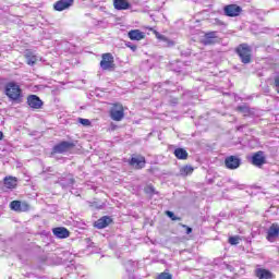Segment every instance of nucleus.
Returning a JSON list of instances; mask_svg holds the SVG:
<instances>
[{
    "label": "nucleus",
    "mask_w": 279,
    "mask_h": 279,
    "mask_svg": "<svg viewBox=\"0 0 279 279\" xmlns=\"http://www.w3.org/2000/svg\"><path fill=\"white\" fill-rule=\"evenodd\" d=\"M124 267L126 269L129 279H136V276L134 275V272L138 271V262L128 260L124 264Z\"/></svg>",
    "instance_id": "nucleus-8"
},
{
    "label": "nucleus",
    "mask_w": 279,
    "mask_h": 279,
    "mask_svg": "<svg viewBox=\"0 0 279 279\" xmlns=\"http://www.w3.org/2000/svg\"><path fill=\"white\" fill-rule=\"evenodd\" d=\"M110 117L113 121H121V119H123L124 113H123V106L121 105H114L111 108L110 111Z\"/></svg>",
    "instance_id": "nucleus-11"
},
{
    "label": "nucleus",
    "mask_w": 279,
    "mask_h": 279,
    "mask_svg": "<svg viewBox=\"0 0 279 279\" xmlns=\"http://www.w3.org/2000/svg\"><path fill=\"white\" fill-rule=\"evenodd\" d=\"M27 105L33 110H40V108H43L44 102L37 95H29L27 97Z\"/></svg>",
    "instance_id": "nucleus-7"
},
{
    "label": "nucleus",
    "mask_w": 279,
    "mask_h": 279,
    "mask_svg": "<svg viewBox=\"0 0 279 279\" xmlns=\"http://www.w3.org/2000/svg\"><path fill=\"white\" fill-rule=\"evenodd\" d=\"M141 38H142V39L145 38V32H142V33H141Z\"/></svg>",
    "instance_id": "nucleus-39"
},
{
    "label": "nucleus",
    "mask_w": 279,
    "mask_h": 279,
    "mask_svg": "<svg viewBox=\"0 0 279 279\" xmlns=\"http://www.w3.org/2000/svg\"><path fill=\"white\" fill-rule=\"evenodd\" d=\"M59 183L62 185L63 189H66L69 186H73V184H75V179H73V175L68 174L64 178L60 179Z\"/></svg>",
    "instance_id": "nucleus-18"
},
{
    "label": "nucleus",
    "mask_w": 279,
    "mask_h": 279,
    "mask_svg": "<svg viewBox=\"0 0 279 279\" xmlns=\"http://www.w3.org/2000/svg\"><path fill=\"white\" fill-rule=\"evenodd\" d=\"M217 41V32L206 33L203 39L204 45H215Z\"/></svg>",
    "instance_id": "nucleus-16"
},
{
    "label": "nucleus",
    "mask_w": 279,
    "mask_h": 279,
    "mask_svg": "<svg viewBox=\"0 0 279 279\" xmlns=\"http://www.w3.org/2000/svg\"><path fill=\"white\" fill-rule=\"evenodd\" d=\"M141 165H145V157H141Z\"/></svg>",
    "instance_id": "nucleus-37"
},
{
    "label": "nucleus",
    "mask_w": 279,
    "mask_h": 279,
    "mask_svg": "<svg viewBox=\"0 0 279 279\" xmlns=\"http://www.w3.org/2000/svg\"><path fill=\"white\" fill-rule=\"evenodd\" d=\"M100 68L102 69V71H111V69H114V57H112V54L110 53L102 54Z\"/></svg>",
    "instance_id": "nucleus-5"
},
{
    "label": "nucleus",
    "mask_w": 279,
    "mask_h": 279,
    "mask_svg": "<svg viewBox=\"0 0 279 279\" xmlns=\"http://www.w3.org/2000/svg\"><path fill=\"white\" fill-rule=\"evenodd\" d=\"M110 223H112V218H110L109 216H104L95 222V228H97L98 230H104V228H108Z\"/></svg>",
    "instance_id": "nucleus-15"
},
{
    "label": "nucleus",
    "mask_w": 279,
    "mask_h": 279,
    "mask_svg": "<svg viewBox=\"0 0 279 279\" xmlns=\"http://www.w3.org/2000/svg\"><path fill=\"white\" fill-rule=\"evenodd\" d=\"M223 12L226 16H239L241 12H243V9L238 4H228L223 8Z\"/></svg>",
    "instance_id": "nucleus-6"
},
{
    "label": "nucleus",
    "mask_w": 279,
    "mask_h": 279,
    "mask_svg": "<svg viewBox=\"0 0 279 279\" xmlns=\"http://www.w3.org/2000/svg\"><path fill=\"white\" fill-rule=\"evenodd\" d=\"M126 47H129V49H131L132 51H136V45L132 44V43H126L125 44Z\"/></svg>",
    "instance_id": "nucleus-34"
},
{
    "label": "nucleus",
    "mask_w": 279,
    "mask_h": 279,
    "mask_svg": "<svg viewBox=\"0 0 279 279\" xmlns=\"http://www.w3.org/2000/svg\"><path fill=\"white\" fill-rule=\"evenodd\" d=\"M157 279H173V275H171L169 271H163L158 275Z\"/></svg>",
    "instance_id": "nucleus-28"
},
{
    "label": "nucleus",
    "mask_w": 279,
    "mask_h": 279,
    "mask_svg": "<svg viewBox=\"0 0 279 279\" xmlns=\"http://www.w3.org/2000/svg\"><path fill=\"white\" fill-rule=\"evenodd\" d=\"M182 228H185L186 230V234H191V232H193V228L186 226V225H181Z\"/></svg>",
    "instance_id": "nucleus-36"
},
{
    "label": "nucleus",
    "mask_w": 279,
    "mask_h": 279,
    "mask_svg": "<svg viewBox=\"0 0 279 279\" xmlns=\"http://www.w3.org/2000/svg\"><path fill=\"white\" fill-rule=\"evenodd\" d=\"M4 94L12 104L23 102V89L16 82H9L4 86Z\"/></svg>",
    "instance_id": "nucleus-1"
},
{
    "label": "nucleus",
    "mask_w": 279,
    "mask_h": 279,
    "mask_svg": "<svg viewBox=\"0 0 279 279\" xmlns=\"http://www.w3.org/2000/svg\"><path fill=\"white\" fill-rule=\"evenodd\" d=\"M129 38L131 40H141V31H138V29L130 31Z\"/></svg>",
    "instance_id": "nucleus-23"
},
{
    "label": "nucleus",
    "mask_w": 279,
    "mask_h": 279,
    "mask_svg": "<svg viewBox=\"0 0 279 279\" xmlns=\"http://www.w3.org/2000/svg\"><path fill=\"white\" fill-rule=\"evenodd\" d=\"M143 14H144V19H148L150 22L156 21L154 19V14H151V13L147 14V10H145V9L143 10Z\"/></svg>",
    "instance_id": "nucleus-32"
},
{
    "label": "nucleus",
    "mask_w": 279,
    "mask_h": 279,
    "mask_svg": "<svg viewBox=\"0 0 279 279\" xmlns=\"http://www.w3.org/2000/svg\"><path fill=\"white\" fill-rule=\"evenodd\" d=\"M239 241H241V238L239 235L229 238L230 245H239Z\"/></svg>",
    "instance_id": "nucleus-30"
},
{
    "label": "nucleus",
    "mask_w": 279,
    "mask_h": 279,
    "mask_svg": "<svg viewBox=\"0 0 279 279\" xmlns=\"http://www.w3.org/2000/svg\"><path fill=\"white\" fill-rule=\"evenodd\" d=\"M174 156L178 160H186V158H189V153L184 148H175Z\"/></svg>",
    "instance_id": "nucleus-20"
},
{
    "label": "nucleus",
    "mask_w": 279,
    "mask_h": 279,
    "mask_svg": "<svg viewBox=\"0 0 279 279\" xmlns=\"http://www.w3.org/2000/svg\"><path fill=\"white\" fill-rule=\"evenodd\" d=\"M236 53L243 64L252 62V48L247 44H241L236 48Z\"/></svg>",
    "instance_id": "nucleus-2"
},
{
    "label": "nucleus",
    "mask_w": 279,
    "mask_h": 279,
    "mask_svg": "<svg viewBox=\"0 0 279 279\" xmlns=\"http://www.w3.org/2000/svg\"><path fill=\"white\" fill-rule=\"evenodd\" d=\"M129 165L131 167H134L135 169H140L141 167V159H137V158H131V160L129 161Z\"/></svg>",
    "instance_id": "nucleus-27"
},
{
    "label": "nucleus",
    "mask_w": 279,
    "mask_h": 279,
    "mask_svg": "<svg viewBox=\"0 0 279 279\" xmlns=\"http://www.w3.org/2000/svg\"><path fill=\"white\" fill-rule=\"evenodd\" d=\"M194 169L193 167L191 166H185V167H182L180 169V175H182L183 178H186V175H191V173H193Z\"/></svg>",
    "instance_id": "nucleus-22"
},
{
    "label": "nucleus",
    "mask_w": 279,
    "mask_h": 279,
    "mask_svg": "<svg viewBox=\"0 0 279 279\" xmlns=\"http://www.w3.org/2000/svg\"><path fill=\"white\" fill-rule=\"evenodd\" d=\"M225 166L227 169H239L241 167V158L236 156H229L225 159Z\"/></svg>",
    "instance_id": "nucleus-9"
},
{
    "label": "nucleus",
    "mask_w": 279,
    "mask_h": 279,
    "mask_svg": "<svg viewBox=\"0 0 279 279\" xmlns=\"http://www.w3.org/2000/svg\"><path fill=\"white\" fill-rule=\"evenodd\" d=\"M78 122H81L82 125H90V120L88 119L80 118Z\"/></svg>",
    "instance_id": "nucleus-33"
},
{
    "label": "nucleus",
    "mask_w": 279,
    "mask_h": 279,
    "mask_svg": "<svg viewBox=\"0 0 279 279\" xmlns=\"http://www.w3.org/2000/svg\"><path fill=\"white\" fill-rule=\"evenodd\" d=\"M4 186H5V189H15L16 187V179L14 177H5L4 178Z\"/></svg>",
    "instance_id": "nucleus-21"
},
{
    "label": "nucleus",
    "mask_w": 279,
    "mask_h": 279,
    "mask_svg": "<svg viewBox=\"0 0 279 279\" xmlns=\"http://www.w3.org/2000/svg\"><path fill=\"white\" fill-rule=\"evenodd\" d=\"M236 110L238 112H242L244 117H247V114H250V107H247L246 105L238 106Z\"/></svg>",
    "instance_id": "nucleus-26"
},
{
    "label": "nucleus",
    "mask_w": 279,
    "mask_h": 279,
    "mask_svg": "<svg viewBox=\"0 0 279 279\" xmlns=\"http://www.w3.org/2000/svg\"><path fill=\"white\" fill-rule=\"evenodd\" d=\"M275 88H276L277 93L279 94V76L275 77Z\"/></svg>",
    "instance_id": "nucleus-35"
},
{
    "label": "nucleus",
    "mask_w": 279,
    "mask_h": 279,
    "mask_svg": "<svg viewBox=\"0 0 279 279\" xmlns=\"http://www.w3.org/2000/svg\"><path fill=\"white\" fill-rule=\"evenodd\" d=\"M73 147H75V143L63 141L53 146L52 154H66V151H71Z\"/></svg>",
    "instance_id": "nucleus-4"
},
{
    "label": "nucleus",
    "mask_w": 279,
    "mask_h": 279,
    "mask_svg": "<svg viewBox=\"0 0 279 279\" xmlns=\"http://www.w3.org/2000/svg\"><path fill=\"white\" fill-rule=\"evenodd\" d=\"M26 62L29 64V66H34V64L38 62V57L33 53L26 54Z\"/></svg>",
    "instance_id": "nucleus-24"
},
{
    "label": "nucleus",
    "mask_w": 279,
    "mask_h": 279,
    "mask_svg": "<svg viewBox=\"0 0 279 279\" xmlns=\"http://www.w3.org/2000/svg\"><path fill=\"white\" fill-rule=\"evenodd\" d=\"M74 3V0H59L53 4V9L57 12H64V10H69Z\"/></svg>",
    "instance_id": "nucleus-12"
},
{
    "label": "nucleus",
    "mask_w": 279,
    "mask_h": 279,
    "mask_svg": "<svg viewBox=\"0 0 279 279\" xmlns=\"http://www.w3.org/2000/svg\"><path fill=\"white\" fill-rule=\"evenodd\" d=\"M52 234L57 239H69L71 236V232L69 229L64 227H56L52 229Z\"/></svg>",
    "instance_id": "nucleus-14"
},
{
    "label": "nucleus",
    "mask_w": 279,
    "mask_h": 279,
    "mask_svg": "<svg viewBox=\"0 0 279 279\" xmlns=\"http://www.w3.org/2000/svg\"><path fill=\"white\" fill-rule=\"evenodd\" d=\"M166 215H167V217H169L172 221H180L181 220V218L180 217H178V216H175V214H173V211H166Z\"/></svg>",
    "instance_id": "nucleus-31"
},
{
    "label": "nucleus",
    "mask_w": 279,
    "mask_h": 279,
    "mask_svg": "<svg viewBox=\"0 0 279 279\" xmlns=\"http://www.w3.org/2000/svg\"><path fill=\"white\" fill-rule=\"evenodd\" d=\"M251 162L254 167H263L266 162L265 153L260 150L255 153L251 158Z\"/></svg>",
    "instance_id": "nucleus-13"
},
{
    "label": "nucleus",
    "mask_w": 279,
    "mask_h": 279,
    "mask_svg": "<svg viewBox=\"0 0 279 279\" xmlns=\"http://www.w3.org/2000/svg\"><path fill=\"white\" fill-rule=\"evenodd\" d=\"M278 236H279V225L272 223L267 231L266 239L270 243H274L276 241V239H278Z\"/></svg>",
    "instance_id": "nucleus-10"
},
{
    "label": "nucleus",
    "mask_w": 279,
    "mask_h": 279,
    "mask_svg": "<svg viewBox=\"0 0 279 279\" xmlns=\"http://www.w3.org/2000/svg\"><path fill=\"white\" fill-rule=\"evenodd\" d=\"M10 208H11V210H15L16 213L23 210L21 207V201H12L10 203Z\"/></svg>",
    "instance_id": "nucleus-25"
},
{
    "label": "nucleus",
    "mask_w": 279,
    "mask_h": 279,
    "mask_svg": "<svg viewBox=\"0 0 279 279\" xmlns=\"http://www.w3.org/2000/svg\"><path fill=\"white\" fill-rule=\"evenodd\" d=\"M0 141H3V132L0 131Z\"/></svg>",
    "instance_id": "nucleus-38"
},
{
    "label": "nucleus",
    "mask_w": 279,
    "mask_h": 279,
    "mask_svg": "<svg viewBox=\"0 0 279 279\" xmlns=\"http://www.w3.org/2000/svg\"><path fill=\"white\" fill-rule=\"evenodd\" d=\"M144 193H146L147 195H156V189H154L153 185H147L144 189Z\"/></svg>",
    "instance_id": "nucleus-29"
},
{
    "label": "nucleus",
    "mask_w": 279,
    "mask_h": 279,
    "mask_svg": "<svg viewBox=\"0 0 279 279\" xmlns=\"http://www.w3.org/2000/svg\"><path fill=\"white\" fill-rule=\"evenodd\" d=\"M113 8L116 10H130V2L128 0H113Z\"/></svg>",
    "instance_id": "nucleus-19"
},
{
    "label": "nucleus",
    "mask_w": 279,
    "mask_h": 279,
    "mask_svg": "<svg viewBox=\"0 0 279 279\" xmlns=\"http://www.w3.org/2000/svg\"><path fill=\"white\" fill-rule=\"evenodd\" d=\"M143 29H148V32H153V34H155V37L157 38V40H159V43H163V47H173V45H175V41L169 39L167 36L158 33L156 29H154V27H149V26H143Z\"/></svg>",
    "instance_id": "nucleus-3"
},
{
    "label": "nucleus",
    "mask_w": 279,
    "mask_h": 279,
    "mask_svg": "<svg viewBox=\"0 0 279 279\" xmlns=\"http://www.w3.org/2000/svg\"><path fill=\"white\" fill-rule=\"evenodd\" d=\"M278 253H279V247H278Z\"/></svg>",
    "instance_id": "nucleus-40"
},
{
    "label": "nucleus",
    "mask_w": 279,
    "mask_h": 279,
    "mask_svg": "<svg viewBox=\"0 0 279 279\" xmlns=\"http://www.w3.org/2000/svg\"><path fill=\"white\" fill-rule=\"evenodd\" d=\"M255 275L257 278L259 279H271L274 278V275L271 274V271L265 269V268H258L255 270Z\"/></svg>",
    "instance_id": "nucleus-17"
}]
</instances>
